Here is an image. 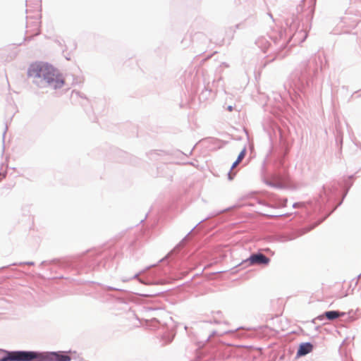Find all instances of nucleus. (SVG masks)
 <instances>
[{"label": "nucleus", "instance_id": "nucleus-1", "mask_svg": "<svg viewBox=\"0 0 361 361\" xmlns=\"http://www.w3.org/2000/svg\"><path fill=\"white\" fill-rule=\"evenodd\" d=\"M30 78H43L49 85L56 89L65 83L63 76L53 66L43 62L32 63L27 71Z\"/></svg>", "mask_w": 361, "mask_h": 361}, {"label": "nucleus", "instance_id": "nucleus-2", "mask_svg": "<svg viewBox=\"0 0 361 361\" xmlns=\"http://www.w3.org/2000/svg\"><path fill=\"white\" fill-rule=\"evenodd\" d=\"M6 356L0 361H71V357L63 352L40 353L33 351H5Z\"/></svg>", "mask_w": 361, "mask_h": 361}, {"label": "nucleus", "instance_id": "nucleus-3", "mask_svg": "<svg viewBox=\"0 0 361 361\" xmlns=\"http://www.w3.org/2000/svg\"><path fill=\"white\" fill-rule=\"evenodd\" d=\"M244 262H249L250 265L253 264H267L269 262V259L263 254H254L252 255Z\"/></svg>", "mask_w": 361, "mask_h": 361}, {"label": "nucleus", "instance_id": "nucleus-4", "mask_svg": "<svg viewBox=\"0 0 361 361\" xmlns=\"http://www.w3.org/2000/svg\"><path fill=\"white\" fill-rule=\"evenodd\" d=\"M313 349V346L310 343H304L300 345L297 352L298 356H303L310 353Z\"/></svg>", "mask_w": 361, "mask_h": 361}, {"label": "nucleus", "instance_id": "nucleus-5", "mask_svg": "<svg viewBox=\"0 0 361 361\" xmlns=\"http://www.w3.org/2000/svg\"><path fill=\"white\" fill-rule=\"evenodd\" d=\"M344 314V312H340L338 311H328L324 313V316L329 320H334L343 316Z\"/></svg>", "mask_w": 361, "mask_h": 361}, {"label": "nucleus", "instance_id": "nucleus-6", "mask_svg": "<svg viewBox=\"0 0 361 361\" xmlns=\"http://www.w3.org/2000/svg\"><path fill=\"white\" fill-rule=\"evenodd\" d=\"M245 155V150L243 149L238 155L237 160L233 163V164L232 166L233 169L235 168L243 160Z\"/></svg>", "mask_w": 361, "mask_h": 361}, {"label": "nucleus", "instance_id": "nucleus-7", "mask_svg": "<svg viewBox=\"0 0 361 361\" xmlns=\"http://www.w3.org/2000/svg\"><path fill=\"white\" fill-rule=\"evenodd\" d=\"M228 110H229L230 111H232V107H231V106H229V107H228Z\"/></svg>", "mask_w": 361, "mask_h": 361}]
</instances>
